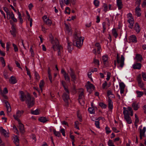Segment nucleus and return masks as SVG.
<instances>
[{"mask_svg":"<svg viewBox=\"0 0 146 146\" xmlns=\"http://www.w3.org/2000/svg\"><path fill=\"white\" fill-rule=\"evenodd\" d=\"M8 106L6 108L7 113H10L11 111V109L10 106Z\"/></svg>","mask_w":146,"mask_h":146,"instance_id":"60","label":"nucleus"},{"mask_svg":"<svg viewBox=\"0 0 146 146\" xmlns=\"http://www.w3.org/2000/svg\"><path fill=\"white\" fill-rule=\"evenodd\" d=\"M99 105L102 108H106L107 107V105L102 102L100 103Z\"/></svg>","mask_w":146,"mask_h":146,"instance_id":"46","label":"nucleus"},{"mask_svg":"<svg viewBox=\"0 0 146 146\" xmlns=\"http://www.w3.org/2000/svg\"><path fill=\"white\" fill-rule=\"evenodd\" d=\"M125 58L124 56L122 55L120 57L119 54H117L116 56V61L118 64V68H122L124 64Z\"/></svg>","mask_w":146,"mask_h":146,"instance_id":"2","label":"nucleus"},{"mask_svg":"<svg viewBox=\"0 0 146 146\" xmlns=\"http://www.w3.org/2000/svg\"><path fill=\"white\" fill-rule=\"evenodd\" d=\"M19 96L20 100L22 102L25 101L27 99V96H26L23 91H20L19 92Z\"/></svg>","mask_w":146,"mask_h":146,"instance_id":"12","label":"nucleus"},{"mask_svg":"<svg viewBox=\"0 0 146 146\" xmlns=\"http://www.w3.org/2000/svg\"><path fill=\"white\" fill-rule=\"evenodd\" d=\"M65 92L63 93L62 96V98L65 103V106H68V101L70 99V92L68 89H67V91L66 90H65Z\"/></svg>","mask_w":146,"mask_h":146,"instance_id":"4","label":"nucleus"},{"mask_svg":"<svg viewBox=\"0 0 146 146\" xmlns=\"http://www.w3.org/2000/svg\"><path fill=\"white\" fill-rule=\"evenodd\" d=\"M93 63H94L95 64L97 65L98 66H99L100 64L99 61L98 60L94 58V59Z\"/></svg>","mask_w":146,"mask_h":146,"instance_id":"48","label":"nucleus"},{"mask_svg":"<svg viewBox=\"0 0 146 146\" xmlns=\"http://www.w3.org/2000/svg\"><path fill=\"white\" fill-rule=\"evenodd\" d=\"M68 72L72 78V80L75 82L76 79V77L74 70L70 68L69 70H68Z\"/></svg>","mask_w":146,"mask_h":146,"instance_id":"9","label":"nucleus"},{"mask_svg":"<svg viewBox=\"0 0 146 146\" xmlns=\"http://www.w3.org/2000/svg\"><path fill=\"white\" fill-rule=\"evenodd\" d=\"M53 132L55 135L58 137H60L61 136L60 133L59 131H57L55 129L53 130Z\"/></svg>","mask_w":146,"mask_h":146,"instance_id":"36","label":"nucleus"},{"mask_svg":"<svg viewBox=\"0 0 146 146\" xmlns=\"http://www.w3.org/2000/svg\"><path fill=\"white\" fill-rule=\"evenodd\" d=\"M95 125L97 128H100V123L99 121H96L95 122Z\"/></svg>","mask_w":146,"mask_h":146,"instance_id":"57","label":"nucleus"},{"mask_svg":"<svg viewBox=\"0 0 146 146\" xmlns=\"http://www.w3.org/2000/svg\"><path fill=\"white\" fill-rule=\"evenodd\" d=\"M44 83L43 80H41L39 84V86L41 92L42 91V88L44 86Z\"/></svg>","mask_w":146,"mask_h":146,"instance_id":"37","label":"nucleus"},{"mask_svg":"<svg viewBox=\"0 0 146 146\" xmlns=\"http://www.w3.org/2000/svg\"><path fill=\"white\" fill-rule=\"evenodd\" d=\"M50 38L51 41V43L52 45V47L54 50H57L58 47L61 45L59 44L58 41L56 38H55L54 39H53L52 35L50 37Z\"/></svg>","mask_w":146,"mask_h":146,"instance_id":"3","label":"nucleus"},{"mask_svg":"<svg viewBox=\"0 0 146 146\" xmlns=\"http://www.w3.org/2000/svg\"><path fill=\"white\" fill-rule=\"evenodd\" d=\"M112 33L115 38H116L117 37L118 34L116 29L113 28L112 29Z\"/></svg>","mask_w":146,"mask_h":146,"instance_id":"33","label":"nucleus"},{"mask_svg":"<svg viewBox=\"0 0 146 146\" xmlns=\"http://www.w3.org/2000/svg\"><path fill=\"white\" fill-rule=\"evenodd\" d=\"M128 18L127 22L129 23V27L130 29H132L134 23V20L132 16V15L131 13H129L127 15Z\"/></svg>","mask_w":146,"mask_h":146,"instance_id":"8","label":"nucleus"},{"mask_svg":"<svg viewBox=\"0 0 146 146\" xmlns=\"http://www.w3.org/2000/svg\"><path fill=\"white\" fill-rule=\"evenodd\" d=\"M75 38L76 40L73 42V45L78 48H80L83 44L84 39V37H82L77 34L75 35Z\"/></svg>","mask_w":146,"mask_h":146,"instance_id":"1","label":"nucleus"},{"mask_svg":"<svg viewBox=\"0 0 146 146\" xmlns=\"http://www.w3.org/2000/svg\"><path fill=\"white\" fill-rule=\"evenodd\" d=\"M27 98L26 100V103L28 107L30 108L34 104V99L33 98H31L29 95L27 96Z\"/></svg>","mask_w":146,"mask_h":146,"instance_id":"5","label":"nucleus"},{"mask_svg":"<svg viewBox=\"0 0 146 146\" xmlns=\"http://www.w3.org/2000/svg\"><path fill=\"white\" fill-rule=\"evenodd\" d=\"M119 86L120 88V92L122 94L123 93L124 89L125 87V84L123 82H121L119 83Z\"/></svg>","mask_w":146,"mask_h":146,"instance_id":"22","label":"nucleus"},{"mask_svg":"<svg viewBox=\"0 0 146 146\" xmlns=\"http://www.w3.org/2000/svg\"><path fill=\"white\" fill-rule=\"evenodd\" d=\"M44 21L45 23L48 25L49 26H50L52 23L51 20L49 19H48L46 20L45 21Z\"/></svg>","mask_w":146,"mask_h":146,"instance_id":"41","label":"nucleus"},{"mask_svg":"<svg viewBox=\"0 0 146 146\" xmlns=\"http://www.w3.org/2000/svg\"><path fill=\"white\" fill-rule=\"evenodd\" d=\"M19 123V127L20 131L24 133L25 132L24 125L21 123V121H18Z\"/></svg>","mask_w":146,"mask_h":146,"instance_id":"15","label":"nucleus"},{"mask_svg":"<svg viewBox=\"0 0 146 146\" xmlns=\"http://www.w3.org/2000/svg\"><path fill=\"white\" fill-rule=\"evenodd\" d=\"M107 94L109 98H114L115 97L114 95L113 94L111 90H108Z\"/></svg>","mask_w":146,"mask_h":146,"instance_id":"31","label":"nucleus"},{"mask_svg":"<svg viewBox=\"0 0 146 146\" xmlns=\"http://www.w3.org/2000/svg\"><path fill=\"white\" fill-rule=\"evenodd\" d=\"M61 73L62 74L65 78V80L67 81H70V78L68 74L66 73L64 69H62L61 70Z\"/></svg>","mask_w":146,"mask_h":146,"instance_id":"13","label":"nucleus"},{"mask_svg":"<svg viewBox=\"0 0 146 146\" xmlns=\"http://www.w3.org/2000/svg\"><path fill=\"white\" fill-rule=\"evenodd\" d=\"M39 120L41 122L44 123L47 121L45 117H41L39 119Z\"/></svg>","mask_w":146,"mask_h":146,"instance_id":"40","label":"nucleus"},{"mask_svg":"<svg viewBox=\"0 0 146 146\" xmlns=\"http://www.w3.org/2000/svg\"><path fill=\"white\" fill-rule=\"evenodd\" d=\"M61 83H62V86L64 87V90H66V91H67V89H68V87H66L65 86V85L66 84V82L62 80L61 81Z\"/></svg>","mask_w":146,"mask_h":146,"instance_id":"43","label":"nucleus"},{"mask_svg":"<svg viewBox=\"0 0 146 146\" xmlns=\"http://www.w3.org/2000/svg\"><path fill=\"white\" fill-rule=\"evenodd\" d=\"M141 67V64L140 63H136L133 65V68L134 69H140Z\"/></svg>","mask_w":146,"mask_h":146,"instance_id":"23","label":"nucleus"},{"mask_svg":"<svg viewBox=\"0 0 146 146\" xmlns=\"http://www.w3.org/2000/svg\"><path fill=\"white\" fill-rule=\"evenodd\" d=\"M29 21H30V27H31L32 25L33 20L32 18H30L28 19Z\"/></svg>","mask_w":146,"mask_h":146,"instance_id":"62","label":"nucleus"},{"mask_svg":"<svg viewBox=\"0 0 146 146\" xmlns=\"http://www.w3.org/2000/svg\"><path fill=\"white\" fill-rule=\"evenodd\" d=\"M14 138V142L16 144L18 143L19 141V140L18 139V137L17 135H15L13 137Z\"/></svg>","mask_w":146,"mask_h":146,"instance_id":"38","label":"nucleus"},{"mask_svg":"<svg viewBox=\"0 0 146 146\" xmlns=\"http://www.w3.org/2000/svg\"><path fill=\"white\" fill-rule=\"evenodd\" d=\"M60 131L62 133V135L64 136H65V133L64 129L63 128H62L60 129Z\"/></svg>","mask_w":146,"mask_h":146,"instance_id":"56","label":"nucleus"},{"mask_svg":"<svg viewBox=\"0 0 146 146\" xmlns=\"http://www.w3.org/2000/svg\"><path fill=\"white\" fill-rule=\"evenodd\" d=\"M117 5V6L118 9L120 10L122 9L123 7L121 0H116Z\"/></svg>","mask_w":146,"mask_h":146,"instance_id":"26","label":"nucleus"},{"mask_svg":"<svg viewBox=\"0 0 146 146\" xmlns=\"http://www.w3.org/2000/svg\"><path fill=\"white\" fill-rule=\"evenodd\" d=\"M132 107L134 110L136 111L139 108V106L138 103L136 102H133L131 105Z\"/></svg>","mask_w":146,"mask_h":146,"instance_id":"19","label":"nucleus"},{"mask_svg":"<svg viewBox=\"0 0 146 146\" xmlns=\"http://www.w3.org/2000/svg\"><path fill=\"white\" fill-rule=\"evenodd\" d=\"M14 15L13 13L12 12H11L9 16H8V18H7L8 19H9L10 18H11Z\"/></svg>","mask_w":146,"mask_h":146,"instance_id":"55","label":"nucleus"},{"mask_svg":"<svg viewBox=\"0 0 146 146\" xmlns=\"http://www.w3.org/2000/svg\"><path fill=\"white\" fill-rule=\"evenodd\" d=\"M88 111L90 114H94L95 113V111L93 108H88Z\"/></svg>","mask_w":146,"mask_h":146,"instance_id":"42","label":"nucleus"},{"mask_svg":"<svg viewBox=\"0 0 146 146\" xmlns=\"http://www.w3.org/2000/svg\"><path fill=\"white\" fill-rule=\"evenodd\" d=\"M108 108L110 111H111L113 108V102L110 98H108Z\"/></svg>","mask_w":146,"mask_h":146,"instance_id":"16","label":"nucleus"},{"mask_svg":"<svg viewBox=\"0 0 146 146\" xmlns=\"http://www.w3.org/2000/svg\"><path fill=\"white\" fill-rule=\"evenodd\" d=\"M24 112V111L23 110L20 111L18 110L16 111V114L13 115V116L15 120L19 121L20 120L19 118L21 117Z\"/></svg>","mask_w":146,"mask_h":146,"instance_id":"10","label":"nucleus"},{"mask_svg":"<svg viewBox=\"0 0 146 146\" xmlns=\"http://www.w3.org/2000/svg\"><path fill=\"white\" fill-rule=\"evenodd\" d=\"M136 93L137 95V97L139 98L141 97L144 94V92L139 91H136Z\"/></svg>","mask_w":146,"mask_h":146,"instance_id":"35","label":"nucleus"},{"mask_svg":"<svg viewBox=\"0 0 146 146\" xmlns=\"http://www.w3.org/2000/svg\"><path fill=\"white\" fill-rule=\"evenodd\" d=\"M140 137L141 139H142L143 137H145V133L146 130V128L144 127L142 129H140Z\"/></svg>","mask_w":146,"mask_h":146,"instance_id":"14","label":"nucleus"},{"mask_svg":"<svg viewBox=\"0 0 146 146\" xmlns=\"http://www.w3.org/2000/svg\"><path fill=\"white\" fill-rule=\"evenodd\" d=\"M107 82L106 81H105L102 84V88L103 89H104L107 86Z\"/></svg>","mask_w":146,"mask_h":146,"instance_id":"54","label":"nucleus"},{"mask_svg":"<svg viewBox=\"0 0 146 146\" xmlns=\"http://www.w3.org/2000/svg\"><path fill=\"white\" fill-rule=\"evenodd\" d=\"M137 62H141L143 59L142 56L139 54H137L136 55L135 57V58Z\"/></svg>","mask_w":146,"mask_h":146,"instance_id":"28","label":"nucleus"},{"mask_svg":"<svg viewBox=\"0 0 146 146\" xmlns=\"http://www.w3.org/2000/svg\"><path fill=\"white\" fill-rule=\"evenodd\" d=\"M62 47L61 46L57 48L58 50V55L60 56H61V55L62 52Z\"/></svg>","mask_w":146,"mask_h":146,"instance_id":"30","label":"nucleus"},{"mask_svg":"<svg viewBox=\"0 0 146 146\" xmlns=\"http://www.w3.org/2000/svg\"><path fill=\"white\" fill-rule=\"evenodd\" d=\"M108 144L109 146H115L113 143L112 142V141L111 140H109Z\"/></svg>","mask_w":146,"mask_h":146,"instance_id":"47","label":"nucleus"},{"mask_svg":"<svg viewBox=\"0 0 146 146\" xmlns=\"http://www.w3.org/2000/svg\"><path fill=\"white\" fill-rule=\"evenodd\" d=\"M129 40L130 42H132L136 43L137 42L136 37L135 35H132L130 36Z\"/></svg>","mask_w":146,"mask_h":146,"instance_id":"17","label":"nucleus"},{"mask_svg":"<svg viewBox=\"0 0 146 146\" xmlns=\"http://www.w3.org/2000/svg\"><path fill=\"white\" fill-rule=\"evenodd\" d=\"M84 97V92L83 91H82L79 95V99L80 100L81 99L83 98Z\"/></svg>","mask_w":146,"mask_h":146,"instance_id":"50","label":"nucleus"},{"mask_svg":"<svg viewBox=\"0 0 146 146\" xmlns=\"http://www.w3.org/2000/svg\"><path fill=\"white\" fill-rule=\"evenodd\" d=\"M142 77L143 80L146 81V73L145 72H142Z\"/></svg>","mask_w":146,"mask_h":146,"instance_id":"51","label":"nucleus"},{"mask_svg":"<svg viewBox=\"0 0 146 146\" xmlns=\"http://www.w3.org/2000/svg\"><path fill=\"white\" fill-rule=\"evenodd\" d=\"M95 48L93 50V53L96 54L97 50V53L98 54H100L101 51V48L100 44L99 43H97L95 44Z\"/></svg>","mask_w":146,"mask_h":146,"instance_id":"11","label":"nucleus"},{"mask_svg":"<svg viewBox=\"0 0 146 146\" xmlns=\"http://www.w3.org/2000/svg\"><path fill=\"white\" fill-rule=\"evenodd\" d=\"M33 6V5L32 3H30L28 6V7L29 10H31Z\"/></svg>","mask_w":146,"mask_h":146,"instance_id":"63","label":"nucleus"},{"mask_svg":"<svg viewBox=\"0 0 146 146\" xmlns=\"http://www.w3.org/2000/svg\"><path fill=\"white\" fill-rule=\"evenodd\" d=\"M16 29L13 25L11 27V30L10 31L11 34L14 36H16Z\"/></svg>","mask_w":146,"mask_h":146,"instance_id":"25","label":"nucleus"},{"mask_svg":"<svg viewBox=\"0 0 146 146\" xmlns=\"http://www.w3.org/2000/svg\"><path fill=\"white\" fill-rule=\"evenodd\" d=\"M94 3L96 7H98L99 5L100 1L98 0H94Z\"/></svg>","mask_w":146,"mask_h":146,"instance_id":"45","label":"nucleus"},{"mask_svg":"<svg viewBox=\"0 0 146 146\" xmlns=\"http://www.w3.org/2000/svg\"><path fill=\"white\" fill-rule=\"evenodd\" d=\"M77 116L79 119V121L80 122H82V117L81 115H80L79 114L78 112H77Z\"/></svg>","mask_w":146,"mask_h":146,"instance_id":"58","label":"nucleus"},{"mask_svg":"<svg viewBox=\"0 0 146 146\" xmlns=\"http://www.w3.org/2000/svg\"><path fill=\"white\" fill-rule=\"evenodd\" d=\"M140 9L138 6L135 9V14L137 17H139L141 15V13L140 12Z\"/></svg>","mask_w":146,"mask_h":146,"instance_id":"29","label":"nucleus"},{"mask_svg":"<svg viewBox=\"0 0 146 146\" xmlns=\"http://www.w3.org/2000/svg\"><path fill=\"white\" fill-rule=\"evenodd\" d=\"M137 80L138 83V86L144 91V94L146 95V89L144 88V84L141 80V76H139L137 77Z\"/></svg>","mask_w":146,"mask_h":146,"instance_id":"6","label":"nucleus"},{"mask_svg":"<svg viewBox=\"0 0 146 146\" xmlns=\"http://www.w3.org/2000/svg\"><path fill=\"white\" fill-rule=\"evenodd\" d=\"M112 129L116 133H118L120 132V131L117 130L116 127H112Z\"/></svg>","mask_w":146,"mask_h":146,"instance_id":"59","label":"nucleus"},{"mask_svg":"<svg viewBox=\"0 0 146 146\" xmlns=\"http://www.w3.org/2000/svg\"><path fill=\"white\" fill-rule=\"evenodd\" d=\"M108 57L107 55L103 56L102 57V60L104 64L105 65L107 64L108 62Z\"/></svg>","mask_w":146,"mask_h":146,"instance_id":"21","label":"nucleus"},{"mask_svg":"<svg viewBox=\"0 0 146 146\" xmlns=\"http://www.w3.org/2000/svg\"><path fill=\"white\" fill-rule=\"evenodd\" d=\"M143 110L144 111V113L146 114V104L145 105L142 107Z\"/></svg>","mask_w":146,"mask_h":146,"instance_id":"64","label":"nucleus"},{"mask_svg":"<svg viewBox=\"0 0 146 146\" xmlns=\"http://www.w3.org/2000/svg\"><path fill=\"white\" fill-rule=\"evenodd\" d=\"M35 76L36 79L37 80H38L40 79V77L38 73L36 72H35Z\"/></svg>","mask_w":146,"mask_h":146,"instance_id":"52","label":"nucleus"},{"mask_svg":"<svg viewBox=\"0 0 146 146\" xmlns=\"http://www.w3.org/2000/svg\"><path fill=\"white\" fill-rule=\"evenodd\" d=\"M72 44V43L71 42H69L68 43V52L70 53L71 52L72 50L73 49Z\"/></svg>","mask_w":146,"mask_h":146,"instance_id":"32","label":"nucleus"},{"mask_svg":"<svg viewBox=\"0 0 146 146\" xmlns=\"http://www.w3.org/2000/svg\"><path fill=\"white\" fill-rule=\"evenodd\" d=\"M134 29L137 33H139L140 32V28L138 23H136L135 24Z\"/></svg>","mask_w":146,"mask_h":146,"instance_id":"27","label":"nucleus"},{"mask_svg":"<svg viewBox=\"0 0 146 146\" xmlns=\"http://www.w3.org/2000/svg\"><path fill=\"white\" fill-rule=\"evenodd\" d=\"M88 85L86 86V88L88 90H90L94 89V85L90 83V82H88Z\"/></svg>","mask_w":146,"mask_h":146,"instance_id":"24","label":"nucleus"},{"mask_svg":"<svg viewBox=\"0 0 146 146\" xmlns=\"http://www.w3.org/2000/svg\"><path fill=\"white\" fill-rule=\"evenodd\" d=\"M105 130L106 133L108 134L110 133L111 132V131L110 130V128L108 126L106 127L105 128Z\"/></svg>","mask_w":146,"mask_h":146,"instance_id":"49","label":"nucleus"},{"mask_svg":"<svg viewBox=\"0 0 146 146\" xmlns=\"http://www.w3.org/2000/svg\"><path fill=\"white\" fill-rule=\"evenodd\" d=\"M123 113L124 115H130L132 116L133 115V111L130 107H128L127 108H123Z\"/></svg>","mask_w":146,"mask_h":146,"instance_id":"7","label":"nucleus"},{"mask_svg":"<svg viewBox=\"0 0 146 146\" xmlns=\"http://www.w3.org/2000/svg\"><path fill=\"white\" fill-rule=\"evenodd\" d=\"M9 81V83L12 84H14L17 82V80L16 78L13 76H12L11 77Z\"/></svg>","mask_w":146,"mask_h":146,"instance_id":"20","label":"nucleus"},{"mask_svg":"<svg viewBox=\"0 0 146 146\" xmlns=\"http://www.w3.org/2000/svg\"><path fill=\"white\" fill-rule=\"evenodd\" d=\"M40 110L36 109L35 110L33 111H31V113L33 115H38L39 114Z\"/></svg>","mask_w":146,"mask_h":146,"instance_id":"39","label":"nucleus"},{"mask_svg":"<svg viewBox=\"0 0 146 146\" xmlns=\"http://www.w3.org/2000/svg\"><path fill=\"white\" fill-rule=\"evenodd\" d=\"M13 47L15 51V52H17L18 51V50L17 45L14 44H13Z\"/></svg>","mask_w":146,"mask_h":146,"instance_id":"53","label":"nucleus"},{"mask_svg":"<svg viewBox=\"0 0 146 146\" xmlns=\"http://www.w3.org/2000/svg\"><path fill=\"white\" fill-rule=\"evenodd\" d=\"M103 7L104 8L103 11L105 12H106L107 11L108 9V6L107 5L106 3H104L103 4Z\"/></svg>","mask_w":146,"mask_h":146,"instance_id":"44","label":"nucleus"},{"mask_svg":"<svg viewBox=\"0 0 146 146\" xmlns=\"http://www.w3.org/2000/svg\"><path fill=\"white\" fill-rule=\"evenodd\" d=\"M30 51L31 52V56H32L33 57L34 56V54L33 52V50L32 48V47H30Z\"/></svg>","mask_w":146,"mask_h":146,"instance_id":"61","label":"nucleus"},{"mask_svg":"<svg viewBox=\"0 0 146 146\" xmlns=\"http://www.w3.org/2000/svg\"><path fill=\"white\" fill-rule=\"evenodd\" d=\"M124 119L127 123L128 124H131L132 122L131 118L129 115H124Z\"/></svg>","mask_w":146,"mask_h":146,"instance_id":"18","label":"nucleus"},{"mask_svg":"<svg viewBox=\"0 0 146 146\" xmlns=\"http://www.w3.org/2000/svg\"><path fill=\"white\" fill-rule=\"evenodd\" d=\"M0 129H1V132L2 134H3L5 137H8V134L7 133V131L1 127L0 128Z\"/></svg>","mask_w":146,"mask_h":146,"instance_id":"34","label":"nucleus"}]
</instances>
